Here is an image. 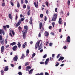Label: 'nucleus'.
<instances>
[{
	"mask_svg": "<svg viewBox=\"0 0 75 75\" xmlns=\"http://www.w3.org/2000/svg\"><path fill=\"white\" fill-rule=\"evenodd\" d=\"M45 65H47V64H48V62H47V61H45Z\"/></svg>",
	"mask_w": 75,
	"mask_h": 75,
	"instance_id": "54",
	"label": "nucleus"
},
{
	"mask_svg": "<svg viewBox=\"0 0 75 75\" xmlns=\"http://www.w3.org/2000/svg\"><path fill=\"white\" fill-rule=\"evenodd\" d=\"M36 54L35 53H33V54L32 55V57H31V58L33 59V58L34 57V56H35Z\"/></svg>",
	"mask_w": 75,
	"mask_h": 75,
	"instance_id": "22",
	"label": "nucleus"
},
{
	"mask_svg": "<svg viewBox=\"0 0 75 75\" xmlns=\"http://www.w3.org/2000/svg\"><path fill=\"white\" fill-rule=\"evenodd\" d=\"M52 25L53 26V28H54V26L55 25V23L54 22H53L52 23Z\"/></svg>",
	"mask_w": 75,
	"mask_h": 75,
	"instance_id": "31",
	"label": "nucleus"
},
{
	"mask_svg": "<svg viewBox=\"0 0 75 75\" xmlns=\"http://www.w3.org/2000/svg\"><path fill=\"white\" fill-rule=\"evenodd\" d=\"M59 23L60 24H62V21H61V18H59Z\"/></svg>",
	"mask_w": 75,
	"mask_h": 75,
	"instance_id": "16",
	"label": "nucleus"
},
{
	"mask_svg": "<svg viewBox=\"0 0 75 75\" xmlns=\"http://www.w3.org/2000/svg\"><path fill=\"white\" fill-rule=\"evenodd\" d=\"M25 32H24L23 33V39H25V37H26V36L25 35Z\"/></svg>",
	"mask_w": 75,
	"mask_h": 75,
	"instance_id": "12",
	"label": "nucleus"
},
{
	"mask_svg": "<svg viewBox=\"0 0 75 75\" xmlns=\"http://www.w3.org/2000/svg\"><path fill=\"white\" fill-rule=\"evenodd\" d=\"M17 45L18 46V48H20L21 47V44H20V42H18V44H17Z\"/></svg>",
	"mask_w": 75,
	"mask_h": 75,
	"instance_id": "19",
	"label": "nucleus"
},
{
	"mask_svg": "<svg viewBox=\"0 0 75 75\" xmlns=\"http://www.w3.org/2000/svg\"><path fill=\"white\" fill-rule=\"evenodd\" d=\"M24 54L23 53L22 54V56L21 59H23V58H24Z\"/></svg>",
	"mask_w": 75,
	"mask_h": 75,
	"instance_id": "23",
	"label": "nucleus"
},
{
	"mask_svg": "<svg viewBox=\"0 0 75 75\" xmlns=\"http://www.w3.org/2000/svg\"><path fill=\"white\" fill-rule=\"evenodd\" d=\"M40 64H44V62H40Z\"/></svg>",
	"mask_w": 75,
	"mask_h": 75,
	"instance_id": "49",
	"label": "nucleus"
},
{
	"mask_svg": "<svg viewBox=\"0 0 75 75\" xmlns=\"http://www.w3.org/2000/svg\"><path fill=\"white\" fill-rule=\"evenodd\" d=\"M43 16H44V15H43V14H40V17L41 18H42V17H43Z\"/></svg>",
	"mask_w": 75,
	"mask_h": 75,
	"instance_id": "29",
	"label": "nucleus"
},
{
	"mask_svg": "<svg viewBox=\"0 0 75 75\" xmlns=\"http://www.w3.org/2000/svg\"><path fill=\"white\" fill-rule=\"evenodd\" d=\"M18 74L19 75H22V73L21 71H19L18 73Z\"/></svg>",
	"mask_w": 75,
	"mask_h": 75,
	"instance_id": "35",
	"label": "nucleus"
},
{
	"mask_svg": "<svg viewBox=\"0 0 75 75\" xmlns=\"http://www.w3.org/2000/svg\"><path fill=\"white\" fill-rule=\"evenodd\" d=\"M11 4L12 6H14V4L13 3L11 2Z\"/></svg>",
	"mask_w": 75,
	"mask_h": 75,
	"instance_id": "40",
	"label": "nucleus"
},
{
	"mask_svg": "<svg viewBox=\"0 0 75 75\" xmlns=\"http://www.w3.org/2000/svg\"><path fill=\"white\" fill-rule=\"evenodd\" d=\"M18 18V16H17V14H16V17L15 18V19L16 20H17V19Z\"/></svg>",
	"mask_w": 75,
	"mask_h": 75,
	"instance_id": "47",
	"label": "nucleus"
},
{
	"mask_svg": "<svg viewBox=\"0 0 75 75\" xmlns=\"http://www.w3.org/2000/svg\"><path fill=\"white\" fill-rule=\"evenodd\" d=\"M33 70H34V69H31L29 71V74H32V71H33Z\"/></svg>",
	"mask_w": 75,
	"mask_h": 75,
	"instance_id": "17",
	"label": "nucleus"
},
{
	"mask_svg": "<svg viewBox=\"0 0 75 75\" xmlns=\"http://www.w3.org/2000/svg\"><path fill=\"white\" fill-rule=\"evenodd\" d=\"M2 0L4 2L2 3V6H3V7H4V6H6V4L4 2V0Z\"/></svg>",
	"mask_w": 75,
	"mask_h": 75,
	"instance_id": "18",
	"label": "nucleus"
},
{
	"mask_svg": "<svg viewBox=\"0 0 75 75\" xmlns=\"http://www.w3.org/2000/svg\"><path fill=\"white\" fill-rule=\"evenodd\" d=\"M40 41H39L38 42H37L35 45V50H37V46L38 47V50H40L41 48H42V46H41L40 45Z\"/></svg>",
	"mask_w": 75,
	"mask_h": 75,
	"instance_id": "1",
	"label": "nucleus"
},
{
	"mask_svg": "<svg viewBox=\"0 0 75 75\" xmlns=\"http://www.w3.org/2000/svg\"><path fill=\"white\" fill-rule=\"evenodd\" d=\"M57 17H58L57 14L55 13L53 15V17H52L51 21H56Z\"/></svg>",
	"mask_w": 75,
	"mask_h": 75,
	"instance_id": "2",
	"label": "nucleus"
},
{
	"mask_svg": "<svg viewBox=\"0 0 75 75\" xmlns=\"http://www.w3.org/2000/svg\"><path fill=\"white\" fill-rule=\"evenodd\" d=\"M24 29L25 30V32L27 33V30H28V27L27 25H25L24 26Z\"/></svg>",
	"mask_w": 75,
	"mask_h": 75,
	"instance_id": "3",
	"label": "nucleus"
},
{
	"mask_svg": "<svg viewBox=\"0 0 75 75\" xmlns=\"http://www.w3.org/2000/svg\"><path fill=\"white\" fill-rule=\"evenodd\" d=\"M51 28H52V26H49V29L50 30V29H51Z\"/></svg>",
	"mask_w": 75,
	"mask_h": 75,
	"instance_id": "61",
	"label": "nucleus"
},
{
	"mask_svg": "<svg viewBox=\"0 0 75 75\" xmlns=\"http://www.w3.org/2000/svg\"><path fill=\"white\" fill-rule=\"evenodd\" d=\"M30 11H31L29 10L28 11V12L27 14L28 16H30Z\"/></svg>",
	"mask_w": 75,
	"mask_h": 75,
	"instance_id": "25",
	"label": "nucleus"
},
{
	"mask_svg": "<svg viewBox=\"0 0 75 75\" xmlns=\"http://www.w3.org/2000/svg\"><path fill=\"white\" fill-rule=\"evenodd\" d=\"M45 75H49V74L47 72H45Z\"/></svg>",
	"mask_w": 75,
	"mask_h": 75,
	"instance_id": "51",
	"label": "nucleus"
},
{
	"mask_svg": "<svg viewBox=\"0 0 75 75\" xmlns=\"http://www.w3.org/2000/svg\"><path fill=\"white\" fill-rule=\"evenodd\" d=\"M44 28L43 27H42V29H41L42 32H43V31H44Z\"/></svg>",
	"mask_w": 75,
	"mask_h": 75,
	"instance_id": "33",
	"label": "nucleus"
},
{
	"mask_svg": "<svg viewBox=\"0 0 75 75\" xmlns=\"http://www.w3.org/2000/svg\"><path fill=\"white\" fill-rule=\"evenodd\" d=\"M49 58H47L46 60V61H47L48 62V61H49Z\"/></svg>",
	"mask_w": 75,
	"mask_h": 75,
	"instance_id": "64",
	"label": "nucleus"
},
{
	"mask_svg": "<svg viewBox=\"0 0 75 75\" xmlns=\"http://www.w3.org/2000/svg\"><path fill=\"white\" fill-rule=\"evenodd\" d=\"M67 41L68 42H71V39L69 36H68L67 38Z\"/></svg>",
	"mask_w": 75,
	"mask_h": 75,
	"instance_id": "7",
	"label": "nucleus"
},
{
	"mask_svg": "<svg viewBox=\"0 0 75 75\" xmlns=\"http://www.w3.org/2000/svg\"><path fill=\"white\" fill-rule=\"evenodd\" d=\"M17 44V43L16 42H13L12 43H11L10 44V46H13V45H16V44Z\"/></svg>",
	"mask_w": 75,
	"mask_h": 75,
	"instance_id": "9",
	"label": "nucleus"
},
{
	"mask_svg": "<svg viewBox=\"0 0 75 75\" xmlns=\"http://www.w3.org/2000/svg\"><path fill=\"white\" fill-rule=\"evenodd\" d=\"M26 69V71H27L28 69H31V67L29 66L27 67Z\"/></svg>",
	"mask_w": 75,
	"mask_h": 75,
	"instance_id": "20",
	"label": "nucleus"
},
{
	"mask_svg": "<svg viewBox=\"0 0 75 75\" xmlns=\"http://www.w3.org/2000/svg\"><path fill=\"white\" fill-rule=\"evenodd\" d=\"M39 27L40 30H41L42 27V23L40 22L39 25Z\"/></svg>",
	"mask_w": 75,
	"mask_h": 75,
	"instance_id": "15",
	"label": "nucleus"
},
{
	"mask_svg": "<svg viewBox=\"0 0 75 75\" xmlns=\"http://www.w3.org/2000/svg\"><path fill=\"white\" fill-rule=\"evenodd\" d=\"M4 40L1 41L0 42L1 44H3L4 42Z\"/></svg>",
	"mask_w": 75,
	"mask_h": 75,
	"instance_id": "52",
	"label": "nucleus"
},
{
	"mask_svg": "<svg viewBox=\"0 0 75 75\" xmlns=\"http://www.w3.org/2000/svg\"><path fill=\"white\" fill-rule=\"evenodd\" d=\"M45 34L46 35H45V36H48L49 35V33H48V32H45Z\"/></svg>",
	"mask_w": 75,
	"mask_h": 75,
	"instance_id": "21",
	"label": "nucleus"
},
{
	"mask_svg": "<svg viewBox=\"0 0 75 75\" xmlns=\"http://www.w3.org/2000/svg\"><path fill=\"white\" fill-rule=\"evenodd\" d=\"M52 42H50V43L49 45L50 46H52Z\"/></svg>",
	"mask_w": 75,
	"mask_h": 75,
	"instance_id": "58",
	"label": "nucleus"
},
{
	"mask_svg": "<svg viewBox=\"0 0 75 75\" xmlns=\"http://www.w3.org/2000/svg\"><path fill=\"white\" fill-rule=\"evenodd\" d=\"M23 8H26V5H24L23 6Z\"/></svg>",
	"mask_w": 75,
	"mask_h": 75,
	"instance_id": "41",
	"label": "nucleus"
},
{
	"mask_svg": "<svg viewBox=\"0 0 75 75\" xmlns=\"http://www.w3.org/2000/svg\"><path fill=\"white\" fill-rule=\"evenodd\" d=\"M59 57H60V54H59L57 56V58H59Z\"/></svg>",
	"mask_w": 75,
	"mask_h": 75,
	"instance_id": "39",
	"label": "nucleus"
},
{
	"mask_svg": "<svg viewBox=\"0 0 75 75\" xmlns=\"http://www.w3.org/2000/svg\"><path fill=\"white\" fill-rule=\"evenodd\" d=\"M18 68L19 69H21V66H19Z\"/></svg>",
	"mask_w": 75,
	"mask_h": 75,
	"instance_id": "42",
	"label": "nucleus"
},
{
	"mask_svg": "<svg viewBox=\"0 0 75 75\" xmlns=\"http://www.w3.org/2000/svg\"><path fill=\"white\" fill-rule=\"evenodd\" d=\"M12 34H13V35H14V34H15V33L14 32V31L12 30Z\"/></svg>",
	"mask_w": 75,
	"mask_h": 75,
	"instance_id": "48",
	"label": "nucleus"
},
{
	"mask_svg": "<svg viewBox=\"0 0 75 75\" xmlns=\"http://www.w3.org/2000/svg\"><path fill=\"white\" fill-rule=\"evenodd\" d=\"M21 3L22 4L24 3V0H21Z\"/></svg>",
	"mask_w": 75,
	"mask_h": 75,
	"instance_id": "43",
	"label": "nucleus"
},
{
	"mask_svg": "<svg viewBox=\"0 0 75 75\" xmlns=\"http://www.w3.org/2000/svg\"><path fill=\"white\" fill-rule=\"evenodd\" d=\"M24 18H21V21H24Z\"/></svg>",
	"mask_w": 75,
	"mask_h": 75,
	"instance_id": "50",
	"label": "nucleus"
},
{
	"mask_svg": "<svg viewBox=\"0 0 75 75\" xmlns=\"http://www.w3.org/2000/svg\"><path fill=\"white\" fill-rule=\"evenodd\" d=\"M21 24V21L19 20L18 22L17 23V24L16 25V26L17 27H18V25H20Z\"/></svg>",
	"mask_w": 75,
	"mask_h": 75,
	"instance_id": "8",
	"label": "nucleus"
},
{
	"mask_svg": "<svg viewBox=\"0 0 75 75\" xmlns=\"http://www.w3.org/2000/svg\"><path fill=\"white\" fill-rule=\"evenodd\" d=\"M17 59H18V57H17V56H15L13 58V61L14 62H17Z\"/></svg>",
	"mask_w": 75,
	"mask_h": 75,
	"instance_id": "6",
	"label": "nucleus"
},
{
	"mask_svg": "<svg viewBox=\"0 0 75 75\" xmlns=\"http://www.w3.org/2000/svg\"><path fill=\"white\" fill-rule=\"evenodd\" d=\"M17 6L18 8H19L20 7V3H19V2H18L17 4Z\"/></svg>",
	"mask_w": 75,
	"mask_h": 75,
	"instance_id": "26",
	"label": "nucleus"
},
{
	"mask_svg": "<svg viewBox=\"0 0 75 75\" xmlns=\"http://www.w3.org/2000/svg\"><path fill=\"white\" fill-rule=\"evenodd\" d=\"M3 27L4 29H5V30H6V26H3Z\"/></svg>",
	"mask_w": 75,
	"mask_h": 75,
	"instance_id": "46",
	"label": "nucleus"
},
{
	"mask_svg": "<svg viewBox=\"0 0 75 75\" xmlns=\"http://www.w3.org/2000/svg\"><path fill=\"white\" fill-rule=\"evenodd\" d=\"M1 74H3V73H4V71H3V70H2L1 71Z\"/></svg>",
	"mask_w": 75,
	"mask_h": 75,
	"instance_id": "53",
	"label": "nucleus"
},
{
	"mask_svg": "<svg viewBox=\"0 0 75 75\" xmlns=\"http://www.w3.org/2000/svg\"><path fill=\"white\" fill-rule=\"evenodd\" d=\"M38 37H41V33H39Z\"/></svg>",
	"mask_w": 75,
	"mask_h": 75,
	"instance_id": "56",
	"label": "nucleus"
},
{
	"mask_svg": "<svg viewBox=\"0 0 75 75\" xmlns=\"http://www.w3.org/2000/svg\"><path fill=\"white\" fill-rule=\"evenodd\" d=\"M26 52V54H29V53L30 52V51H29V50L28 49L27 50Z\"/></svg>",
	"mask_w": 75,
	"mask_h": 75,
	"instance_id": "32",
	"label": "nucleus"
},
{
	"mask_svg": "<svg viewBox=\"0 0 75 75\" xmlns=\"http://www.w3.org/2000/svg\"><path fill=\"white\" fill-rule=\"evenodd\" d=\"M17 45H15L13 47L12 50L14 51H17Z\"/></svg>",
	"mask_w": 75,
	"mask_h": 75,
	"instance_id": "4",
	"label": "nucleus"
},
{
	"mask_svg": "<svg viewBox=\"0 0 75 75\" xmlns=\"http://www.w3.org/2000/svg\"><path fill=\"white\" fill-rule=\"evenodd\" d=\"M45 3H46V5L47 7H48V4L49 3L47 1H46L45 2Z\"/></svg>",
	"mask_w": 75,
	"mask_h": 75,
	"instance_id": "28",
	"label": "nucleus"
},
{
	"mask_svg": "<svg viewBox=\"0 0 75 75\" xmlns=\"http://www.w3.org/2000/svg\"><path fill=\"white\" fill-rule=\"evenodd\" d=\"M3 40V37L1 36L0 35V41L2 40Z\"/></svg>",
	"mask_w": 75,
	"mask_h": 75,
	"instance_id": "38",
	"label": "nucleus"
},
{
	"mask_svg": "<svg viewBox=\"0 0 75 75\" xmlns=\"http://www.w3.org/2000/svg\"><path fill=\"white\" fill-rule=\"evenodd\" d=\"M34 5H35V6L36 7H38V5L37 4V3H36L35 2H34Z\"/></svg>",
	"mask_w": 75,
	"mask_h": 75,
	"instance_id": "24",
	"label": "nucleus"
},
{
	"mask_svg": "<svg viewBox=\"0 0 75 75\" xmlns=\"http://www.w3.org/2000/svg\"><path fill=\"white\" fill-rule=\"evenodd\" d=\"M50 61H53V58H52V57H50Z\"/></svg>",
	"mask_w": 75,
	"mask_h": 75,
	"instance_id": "44",
	"label": "nucleus"
},
{
	"mask_svg": "<svg viewBox=\"0 0 75 75\" xmlns=\"http://www.w3.org/2000/svg\"><path fill=\"white\" fill-rule=\"evenodd\" d=\"M64 59V57L60 56L59 58L58 59V61H61H61H62V60H63V59Z\"/></svg>",
	"mask_w": 75,
	"mask_h": 75,
	"instance_id": "11",
	"label": "nucleus"
},
{
	"mask_svg": "<svg viewBox=\"0 0 75 75\" xmlns=\"http://www.w3.org/2000/svg\"><path fill=\"white\" fill-rule=\"evenodd\" d=\"M27 8L28 10H29L30 8V7L29 6H27Z\"/></svg>",
	"mask_w": 75,
	"mask_h": 75,
	"instance_id": "59",
	"label": "nucleus"
},
{
	"mask_svg": "<svg viewBox=\"0 0 75 75\" xmlns=\"http://www.w3.org/2000/svg\"><path fill=\"white\" fill-rule=\"evenodd\" d=\"M18 29L19 30H21L22 29V28L20 26H19L18 27Z\"/></svg>",
	"mask_w": 75,
	"mask_h": 75,
	"instance_id": "37",
	"label": "nucleus"
},
{
	"mask_svg": "<svg viewBox=\"0 0 75 75\" xmlns=\"http://www.w3.org/2000/svg\"><path fill=\"white\" fill-rule=\"evenodd\" d=\"M6 27L7 28H9L10 27L9 25H6Z\"/></svg>",
	"mask_w": 75,
	"mask_h": 75,
	"instance_id": "55",
	"label": "nucleus"
},
{
	"mask_svg": "<svg viewBox=\"0 0 75 75\" xmlns=\"http://www.w3.org/2000/svg\"><path fill=\"white\" fill-rule=\"evenodd\" d=\"M30 21H29V23L30 24H33V18L32 17H30Z\"/></svg>",
	"mask_w": 75,
	"mask_h": 75,
	"instance_id": "10",
	"label": "nucleus"
},
{
	"mask_svg": "<svg viewBox=\"0 0 75 75\" xmlns=\"http://www.w3.org/2000/svg\"><path fill=\"white\" fill-rule=\"evenodd\" d=\"M67 4L68 6L70 5V1L68 0L67 2Z\"/></svg>",
	"mask_w": 75,
	"mask_h": 75,
	"instance_id": "30",
	"label": "nucleus"
},
{
	"mask_svg": "<svg viewBox=\"0 0 75 75\" xmlns=\"http://www.w3.org/2000/svg\"><path fill=\"white\" fill-rule=\"evenodd\" d=\"M29 65V63H28V62H27L25 63V66H27V65Z\"/></svg>",
	"mask_w": 75,
	"mask_h": 75,
	"instance_id": "34",
	"label": "nucleus"
},
{
	"mask_svg": "<svg viewBox=\"0 0 75 75\" xmlns=\"http://www.w3.org/2000/svg\"><path fill=\"white\" fill-rule=\"evenodd\" d=\"M57 8H55V12H57Z\"/></svg>",
	"mask_w": 75,
	"mask_h": 75,
	"instance_id": "62",
	"label": "nucleus"
},
{
	"mask_svg": "<svg viewBox=\"0 0 75 75\" xmlns=\"http://www.w3.org/2000/svg\"><path fill=\"white\" fill-rule=\"evenodd\" d=\"M48 13H49V12L48 11V10H47L46 12V13L47 14H48Z\"/></svg>",
	"mask_w": 75,
	"mask_h": 75,
	"instance_id": "60",
	"label": "nucleus"
},
{
	"mask_svg": "<svg viewBox=\"0 0 75 75\" xmlns=\"http://www.w3.org/2000/svg\"><path fill=\"white\" fill-rule=\"evenodd\" d=\"M4 50H5L4 47V46H2L1 47V53L3 54V52H4Z\"/></svg>",
	"mask_w": 75,
	"mask_h": 75,
	"instance_id": "5",
	"label": "nucleus"
},
{
	"mask_svg": "<svg viewBox=\"0 0 75 75\" xmlns=\"http://www.w3.org/2000/svg\"><path fill=\"white\" fill-rule=\"evenodd\" d=\"M4 71H7L8 70V67L6 66L5 67V68L4 69Z\"/></svg>",
	"mask_w": 75,
	"mask_h": 75,
	"instance_id": "14",
	"label": "nucleus"
},
{
	"mask_svg": "<svg viewBox=\"0 0 75 75\" xmlns=\"http://www.w3.org/2000/svg\"><path fill=\"white\" fill-rule=\"evenodd\" d=\"M28 1L27 0H25V3L26 4H27L28 3Z\"/></svg>",
	"mask_w": 75,
	"mask_h": 75,
	"instance_id": "45",
	"label": "nucleus"
},
{
	"mask_svg": "<svg viewBox=\"0 0 75 75\" xmlns=\"http://www.w3.org/2000/svg\"><path fill=\"white\" fill-rule=\"evenodd\" d=\"M45 21H47V17H46V16H45Z\"/></svg>",
	"mask_w": 75,
	"mask_h": 75,
	"instance_id": "57",
	"label": "nucleus"
},
{
	"mask_svg": "<svg viewBox=\"0 0 75 75\" xmlns=\"http://www.w3.org/2000/svg\"><path fill=\"white\" fill-rule=\"evenodd\" d=\"M22 47L23 48H25V45L24 44H23L22 45Z\"/></svg>",
	"mask_w": 75,
	"mask_h": 75,
	"instance_id": "36",
	"label": "nucleus"
},
{
	"mask_svg": "<svg viewBox=\"0 0 75 75\" xmlns=\"http://www.w3.org/2000/svg\"><path fill=\"white\" fill-rule=\"evenodd\" d=\"M47 57V54H45V55H44V56L43 57V58H46Z\"/></svg>",
	"mask_w": 75,
	"mask_h": 75,
	"instance_id": "27",
	"label": "nucleus"
},
{
	"mask_svg": "<svg viewBox=\"0 0 75 75\" xmlns=\"http://www.w3.org/2000/svg\"><path fill=\"white\" fill-rule=\"evenodd\" d=\"M8 17L11 20H13V16H11V13L9 14Z\"/></svg>",
	"mask_w": 75,
	"mask_h": 75,
	"instance_id": "13",
	"label": "nucleus"
},
{
	"mask_svg": "<svg viewBox=\"0 0 75 75\" xmlns=\"http://www.w3.org/2000/svg\"><path fill=\"white\" fill-rule=\"evenodd\" d=\"M59 65V63H58L55 66L56 67H58Z\"/></svg>",
	"mask_w": 75,
	"mask_h": 75,
	"instance_id": "63",
	"label": "nucleus"
}]
</instances>
